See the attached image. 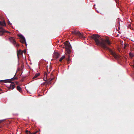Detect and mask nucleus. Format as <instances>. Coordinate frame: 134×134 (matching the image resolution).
Segmentation results:
<instances>
[{"mask_svg": "<svg viewBox=\"0 0 134 134\" xmlns=\"http://www.w3.org/2000/svg\"><path fill=\"white\" fill-rule=\"evenodd\" d=\"M46 83V82L43 83V84L44 85H45V84Z\"/></svg>", "mask_w": 134, "mask_h": 134, "instance_id": "24", "label": "nucleus"}, {"mask_svg": "<svg viewBox=\"0 0 134 134\" xmlns=\"http://www.w3.org/2000/svg\"><path fill=\"white\" fill-rule=\"evenodd\" d=\"M130 56L131 57H134V53H129Z\"/></svg>", "mask_w": 134, "mask_h": 134, "instance_id": "15", "label": "nucleus"}, {"mask_svg": "<svg viewBox=\"0 0 134 134\" xmlns=\"http://www.w3.org/2000/svg\"><path fill=\"white\" fill-rule=\"evenodd\" d=\"M14 45H16L17 47H18L19 46V44H17L16 43V44H14Z\"/></svg>", "mask_w": 134, "mask_h": 134, "instance_id": "19", "label": "nucleus"}, {"mask_svg": "<svg viewBox=\"0 0 134 134\" xmlns=\"http://www.w3.org/2000/svg\"><path fill=\"white\" fill-rule=\"evenodd\" d=\"M72 34H74L76 35H77L80 37L83 38H84L85 37L82 35V34L79 31L77 30H75L74 31H72Z\"/></svg>", "mask_w": 134, "mask_h": 134, "instance_id": "4", "label": "nucleus"}, {"mask_svg": "<svg viewBox=\"0 0 134 134\" xmlns=\"http://www.w3.org/2000/svg\"><path fill=\"white\" fill-rule=\"evenodd\" d=\"M65 58L64 55L63 56L59 59V61L60 62H61L63 59Z\"/></svg>", "mask_w": 134, "mask_h": 134, "instance_id": "14", "label": "nucleus"}, {"mask_svg": "<svg viewBox=\"0 0 134 134\" xmlns=\"http://www.w3.org/2000/svg\"><path fill=\"white\" fill-rule=\"evenodd\" d=\"M19 37L20 38V42L22 43H25L26 45V42L24 36L22 35H18Z\"/></svg>", "mask_w": 134, "mask_h": 134, "instance_id": "5", "label": "nucleus"}, {"mask_svg": "<svg viewBox=\"0 0 134 134\" xmlns=\"http://www.w3.org/2000/svg\"><path fill=\"white\" fill-rule=\"evenodd\" d=\"M51 80V79H49L48 80Z\"/></svg>", "mask_w": 134, "mask_h": 134, "instance_id": "29", "label": "nucleus"}, {"mask_svg": "<svg viewBox=\"0 0 134 134\" xmlns=\"http://www.w3.org/2000/svg\"><path fill=\"white\" fill-rule=\"evenodd\" d=\"M9 40L13 44H16V42L13 37H10L9 38Z\"/></svg>", "mask_w": 134, "mask_h": 134, "instance_id": "7", "label": "nucleus"}, {"mask_svg": "<svg viewBox=\"0 0 134 134\" xmlns=\"http://www.w3.org/2000/svg\"><path fill=\"white\" fill-rule=\"evenodd\" d=\"M30 131H28V130H26V131H25V132H26V133L27 134H28V133H29V132Z\"/></svg>", "mask_w": 134, "mask_h": 134, "instance_id": "18", "label": "nucleus"}, {"mask_svg": "<svg viewBox=\"0 0 134 134\" xmlns=\"http://www.w3.org/2000/svg\"><path fill=\"white\" fill-rule=\"evenodd\" d=\"M126 47V46L125 45L124 46V48H125Z\"/></svg>", "mask_w": 134, "mask_h": 134, "instance_id": "25", "label": "nucleus"}, {"mask_svg": "<svg viewBox=\"0 0 134 134\" xmlns=\"http://www.w3.org/2000/svg\"><path fill=\"white\" fill-rule=\"evenodd\" d=\"M67 60L68 63H69L70 61V60L69 59V56H68V58L67 59Z\"/></svg>", "mask_w": 134, "mask_h": 134, "instance_id": "16", "label": "nucleus"}, {"mask_svg": "<svg viewBox=\"0 0 134 134\" xmlns=\"http://www.w3.org/2000/svg\"><path fill=\"white\" fill-rule=\"evenodd\" d=\"M1 122H2V121H1L0 120V123H1Z\"/></svg>", "mask_w": 134, "mask_h": 134, "instance_id": "31", "label": "nucleus"}, {"mask_svg": "<svg viewBox=\"0 0 134 134\" xmlns=\"http://www.w3.org/2000/svg\"><path fill=\"white\" fill-rule=\"evenodd\" d=\"M40 75V74L39 73L36 74H35V75L33 77V79H34L36 78L39 75Z\"/></svg>", "mask_w": 134, "mask_h": 134, "instance_id": "12", "label": "nucleus"}, {"mask_svg": "<svg viewBox=\"0 0 134 134\" xmlns=\"http://www.w3.org/2000/svg\"><path fill=\"white\" fill-rule=\"evenodd\" d=\"M2 90L0 88V91H2Z\"/></svg>", "mask_w": 134, "mask_h": 134, "instance_id": "30", "label": "nucleus"}, {"mask_svg": "<svg viewBox=\"0 0 134 134\" xmlns=\"http://www.w3.org/2000/svg\"><path fill=\"white\" fill-rule=\"evenodd\" d=\"M23 51V53H25L26 52V51Z\"/></svg>", "mask_w": 134, "mask_h": 134, "instance_id": "23", "label": "nucleus"}, {"mask_svg": "<svg viewBox=\"0 0 134 134\" xmlns=\"http://www.w3.org/2000/svg\"><path fill=\"white\" fill-rule=\"evenodd\" d=\"M133 67L134 68V65H132Z\"/></svg>", "mask_w": 134, "mask_h": 134, "instance_id": "28", "label": "nucleus"}, {"mask_svg": "<svg viewBox=\"0 0 134 134\" xmlns=\"http://www.w3.org/2000/svg\"><path fill=\"white\" fill-rule=\"evenodd\" d=\"M15 83L16 84V85H18V82H15Z\"/></svg>", "mask_w": 134, "mask_h": 134, "instance_id": "21", "label": "nucleus"}, {"mask_svg": "<svg viewBox=\"0 0 134 134\" xmlns=\"http://www.w3.org/2000/svg\"><path fill=\"white\" fill-rule=\"evenodd\" d=\"M16 75V73L15 74V76L13 78H12L11 79H9L8 81L4 80H1L0 81L1 82H8L11 83V84L10 85V86L9 87H8L7 88L9 90H10V89L12 90L15 87V85L14 82H11V81L18 79V78L17 77H15V76Z\"/></svg>", "mask_w": 134, "mask_h": 134, "instance_id": "2", "label": "nucleus"}, {"mask_svg": "<svg viewBox=\"0 0 134 134\" xmlns=\"http://www.w3.org/2000/svg\"><path fill=\"white\" fill-rule=\"evenodd\" d=\"M7 32L8 33H9V31H4L1 30L0 31V35H2L4 33Z\"/></svg>", "mask_w": 134, "mask_h": 134, "instance_id": "8", "label": "nucleus"}, {"mask_svg": "<svg viewBox=\"0 0 134 134\" xmlns=\"http://www.w3.org/2000/svg\"><path fill=\"white\" fill-rule=\"evenodd\" d=\"M23 54V51H22L21 49L19 50V51H17V55L18 57V58H19V55L20 54V55H22Z\"/></svg>", "mask_w": 134, "mask_h": 134, "instance_id": "6", "label": "nucleus"}, {"mask_svg": "<svg viewBox=\"0 0 134 134\" xmlns=\"http://www.w3.org/2000/svg\"><path fill=\"white\" fill-rule=\"evenodd\" d=\"M59 56V54L58 53H54V56L57 58H58Z\"/></svg>", "mask_w": 134, "mask_h": 134, "instance_id": "9", "label": "nucleus"}, {"mask_svg": "<svg viewBox=\"0 0 134 134\" xmlns=\"http://www.w3.org/2000/svg\"><path fill=\"white\" fill-rule=\"evenodd\" d=\"M8 23L9 25L11 24L10 23L9 21H8Z\"/></svg>", "mask_w": 134, "mask_h": 134, "instance_id": "22", "label": "nucleus"}, {"mask_svg": "<svg viewBox=\"0 0 134 134\" xmlns=\"http://www.w3.org/2000/svg\"><path fill=\"white\" fill-rule=\"evenodd\" d=\"M17 90L20 92H22V89L19 86H17L16 87Z\"/></svg>", "mask_w": 134, "mask_h": 134, "instance_id": "11", "label": "nucleus"}, {"mask_svg": "<svg viewBox=\"0 0 134 134\" xmlns=\"http://www.w3.org/2000/svg\"><path fill=\"white\" fill-rule=\"evenodd\" d=\"M53 79H52L51 80H47L46 81V85L47 84H51V81L53 80Z\"/></svg>", "mask_w": 134, "mask_h": 134, "instance_id": "13", "label": "nucleus"}, {"mask_svg": "<svg viewBox=\"0 0 134 134\" xmlns=\"http://www.w3.org/2000/svg\"><path fill=\"white\" fill-rule=\"evenodd\" d=\"M2 29V27H0V29Z\"/></svg>", "mask_w": 134, "mask_h": 134, "instance_id": "27", "label": "nucleus"}, {"mask_svg": "<svg viewBox=\"0 0 134 134\" xmlns=\"http://www.w3.org/2000/svg\"><path fill=\"white\" fill-rule=\"evenodd\" d=\"M90 37L94 40L96 45L100 46L104 49L109 51L115 59L121 60L122 57L108 47L111 44L110 42L108 39L103 38L98 34H94Z\"/></svg>", "mask_w": 134, "mask_h": 134, "instance_id": "1", "label": "nucleus"}, {"mask_svg": "<svg viewBox=\"0 0 134 134\" xmlns=\"http://www.w3.org/2000/svg\"><path fill=\"white\" fill-rule=\"evenodd\" d=\"M64 47H63L64 48H65L67 52L69 54L70 52V48L71 46L70 43L68 41H66L64 42Z\"/></svg>", "mask_w": 134, "mask_h": 134, "instance_id": "3", "label": "nucleus"}, {"mask_svg": "<svg viewBox=\"0 0 134 134\" xmlns=\"http://www.w3.org/2000/svg\"><path fill=\"white\" fill-rule=\"evenodd\" d=\"M44 75H45L46 77L47 75V74L46 72H44Z\"/></svg>", "mask_w": 134, "mask_h": 134, "instance_id": "20", "label": "nucleus"}, {"mask_svg": "<svg viewBox=\"0 0 134 134\" xmlns=\"http://www.w3.org/2000/svg\"><path fill=\"white\" fill-rule=\"evenodd\" d=\"M44 80L45 81H46L47 80V79H45L44 78Z\"/></svg>", "mask_w": 134, "mask_h": 134, "instance_id": "26", "label": "nucleus"}, {"mask_svg": "<svg viewBox=\"0 0 134 134\" xmlns=\"http://www.w3.org/2000/svg\"><path fill=\"white\" fill-rule=\"evenodd\" d=\"M37 132H38L37 131H36L35 132L33 133H31V132H29V133L30 134H36Z\"/></svg>", "mask_w": 134, "mask_h": 134, "instance_id": "17", "label": "nucleus"}, {"mask_svg": "<svg viewBox=\"0 0 134 134\" xmlns=\"http://www.w3.org/2000/svg\"><path fill=\"white\" fill-rule=\"evenodd\" d=\"M0 25L2 26H5L6 24L4 21H0Z\"/></svg>", "mask_w": 134, "mask_h": 134, "instance_id": "10", "label": "nucleus"}]
</instances>
